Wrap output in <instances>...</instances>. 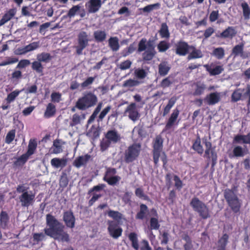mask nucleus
Instances as JSON below:
<instances>
[{
    "mask_svg": "<svg viewBox=\"0 0 250 250\" xmlns=\"http://www.w3.org/2000/svg\"><path fill=\"white\" fill-rule=\"evenodd\" d=\"M107 230L109 234L114 239H118L123 232V229L119 226L118 222L114 221H108L107 222Z\"/></svg>",
    "mask_w": 250,
    "mask_h": 250,
    "instance_id": "9d476101",
    "label": "nucleus"
},
{
    "mask_svg": "<svg viewBox=\"0 0 250 250\" xmlns=\"http://www.w3.org/2000/svg\"><path fill=\"white\" fill-rule=\"evenodd\" d=\"M139 84L140 82L138 81L129 79L124 82L123 86L125 87H132L137 86Z\"/></svg>",
    "mask_w": 250,
    "mask_h": 250,
    "instance_id": "052dcab7",
    "label": "nucleus"
},
{
    "mask_svg": "<svg viewBox=\"0 0 250 250\" xmlns=\"http://www.w3.org/2000/svg\"><path fill=\"white\" fill-rule=\"evenodd\" d=\"M176 101H177V98L175 97H172L169 100L167 105L164 107V108L163 109V116H165L169 112L171 108L175 104Z\"/></svg>",
    "mask_w": 250,
    "mask_h": 250,
    "instance_id": "37998d69",
    "label": "nucleus"
},
{
    "mask_svg": "<svg viewBox=\"0 0 250 250\" xmlns=\"http://www.w3.org/2000/svg\"><path fill=\"white\" fill-rule=\"evenodd\" d=\"M81 116L75 113L72 116V121L70 124V126H73L79 124L81 122Z\"/></svg>",
    "mask_w": 250,
    "mask_h": 250,
    "instance_id": "774afa93",
    "label": "nucleus"
},
{
    "mask_svg": "<svg viewBox=\"0 0 250 250\" xmlns=\"http://www.w3.org/2000/svg\"><path fill=\"white\" fill-rule=\"evenodd\" d=\"M63 220L67 227L71 229L74 228L75 217L71 210L66 211L63 213Z\"/></svg>",
    "mask_w": 250,
    "mask_h": 250,
    "instance_id": "a211bd4d",
    "label": "nucleus"
},
{
    "mask_svg": "<svg viewBox=\"0 0 250 250\" xmlns=\"http://www.w3.org/2000/svg\"><path fill=\"white\" fill-rule=\"evenodd\" d=\"M105 137L113 143H117L121 139L120 134L115 129L108 130L105 134Z\"/></svg>",
    "mask_w": 250,
    "mask_h": 250,
    "instance_id": "4be33fe9",
    "label": "nucleus"
},
{
    "mask_svg": "<svg viewBox=\"0 0 250 250\" xmlns=\"http://www.w3.org/2000/svg\"><path fill=\"white\" fill-rule=\"evenodd\" d=\"M21 92V91L15 90V91H12L8 94L7 98H6L7 103L9 104L11 102H13L16 98L19 95Z\"/></svg>",
    "mask_w": 250,
    "mask_h": 250,
    "instance_id": "4d7b16f0",
    "label": "nucleus"
},
{
    "mask_svg": "<svg viewBox=\"0 0 250 250\" xmlns=\"http://www.w3.org/2000/svg\"><path fill=\"white\" fill-rule=\"evenodd\" d=\"M68 178L66 173L62 172L59 180V185L62 188H66L68 184Z\"/></svg>",
    "mask_w": 250,
    "mask_h": 250,
    "instance_id": "5fc2aeb1",
    "label": "nucleus"
},
{
    "mask_svg": "<svg viewBox=\"0 0 250 250\" xmlns=\"http://www.w3.org/2000/svg\"><path fill=\"white\" fill-rule=\"evenodd\" d=\"M108 216L114 219L113 221H116L120 224V223L122 219L123 214L118 211L113 210H109L107 212Z\"/></svg>",
    "mask_w": 250,
    "mask_h": 250,
    "instance_id": "ea45409f",
    "label": "nucleus"
},
{
    "mask_svg": "<svg viewBox=\"0 0 250 250\" xmlns=\"http://www.w3.org/2000/svg\"><path fill=\"white\" fill-rule=\"evenodd\" d=\"M244 44L243 43L236 45L232 49L231 54L234 57H243L244 53Z\"/></svg>",
    "mask_w": 250,
    "mask_h": 250,
    "instance_id": "4c0bfd02",
    "label": "nucleus"
},
{
    "mask_svg": "<svg viewBox=\"0 0 250 250\" xmlns=\"http://www.w3.org/2000/svg\"><path fill=\"white\" fill-rule=\"evenodd\" d=\"M170 66L167 61L162 62L158 65V72L160 76L167 75L170 69Z\"/></svg>",
    "mask_w": 250,
    "mask_h": 250,
    "instance_id": "bb28decb",
    "label": "nucleus"
},
{
    "mask_svg": "<svg viewBox=\"0 0 250 250\" xmlns=\"http://www.w3.org/2000/svg\"><path fill=\"white\" fill-rule=\"evenodd\" d=\"M244 97L247 96L248 100L247 101L248 106H250V84H247L246 88H237L231 95V101L233 102H236L240 100L242 96Z\"/></svg>",
    "mask_w": 250,
    "mask_h": 250,
    "instance_id": "6e6552de",
    "label": "nucleus"
},
{
    "mask_svg": "<svg viewBox=\"0 0 250 250\" xmlns=\"http://www.w3.org/2000/svg\"><path fill=\"white\" fill-rule=\"evenodd\" d=\"M148 211V208L147 206L144 204H141L140 206V210L136 215L137 219L143 220L146 216Z\"/></svg>",
    "mask_w": 250,
    "mask_h": 250,
    "instance_id": "72a5a7b5",
    "label": "nucleus"
},
{
    "mask_svg": "<svg viewBox=\"0 0 250 250\" xmlns=\"http://www.w3.org/2000/svg\"><path fill=\"white\" fill-rule=\"evenodd\" d=\"M212 55L218 60H221L225 56V50L222 47L215 48L212 51Z\"/></svg>",
    "mask_w": 250,
    "mask_h": 250,
    "instance_id": "c03bdc74",
    "label": "nucleus"
},
{
    "mask_svg": "<svg viewBox=\"0 0 250 250\" xmlns=\"http://www.w3.org/2000/svg\"><path fill=\"white\" fill-rule=\"evenodd\" d=\"M16 136V130L15 129L9 130L7 133L5 143L7 144H10L15 139Z\"/></svg>",
    "mask_w": 250,
    "mask_h": 250,
    "instance_id": "864d4df0",
    "label": "nucleus"
},
{
    "mask_svg": "<svg viewBox=\"0 0 250 250\" xmlns=\"http://www.w3.org/2000/svg\"><path fill=\"white\" fill-rule=\"evenodd\" d=\"M136 50V47L134 43L130 44L128 47L124 49L121 53V56L123 57H125L129 54H132Z\"/></svg>",
    "mask_w": 250,
    "mask_h": 250,
    "instance_id": "8fccbe9b",
    "label": "nucleus"
},
{
    "mask_svg": "<svg viewBox=\"0 0 250 250\" xmlns=\"http://www.w3.org/2000/svg\"><path fill=\"white\" fill-rule=\"evenodd\" d=\"M98 102L97 96L91 91L87 92L79 98L75 104V108L85 110L94 106Z\"/></svg>",
    "mask_w": 250,
    "mask_h": 250,
    "instance_id": "7ed1b4c3",
    "label": "nucleus"
},
{
    "mask_svg": "<svg viewBox=\"0 0 250 250\" xmlns=\"http://www.w3.org/2000/svg\"><path fill=\"white\" fill-rule=\"evenodd\" d=\"M241 7L243 10V14L244 19L249 20L250 19V7L246 2H244L241 4Z\"/></svg>",
    "mask_w": 250,
    "mask_h": 250,
    "instance_id": "09e8293b",
    "label": "nucleus"
},
{
    "mask_svg": "<svg viewBox=\"0 0 250 250\" xmlns=\"http://www.w3.org/2000/svg\"><path fill=\"white\" fill-rule=\"evenodd\" d=\"M9 221L8 213L5 211H1L0 213V227L2 229H6Z\"/></svg>",
    "mask_w": 250,
    "mask_h": 250,
    "instance_id": "c85d7f7f",
    "label": "nucleus"
},
{
    "mask_svg": "<svg viewBox=\"0 0 250 250\" xmlns=\"http://www.w3.org/2000/svg\"><path fill=\"white\" fill-rule=\"evenodd\" d=\"M40 47V42H35L25 46L27 53L35 50Z\"/></svg>",
    "mask_w": 250,
    "mask_h": 250,
    "instance_id": "0e129e2a",
    "label": "nucleus"
},
{
    "mask_svg": "<svg viewBox=\"0 0 250 250\" xmlns=\"http://www.w3.org/2000/svg\"><path fill=\"white\" fill-rule=\"evenodd\" d=\"M32 69L35 71L37 73L39 74L40 76L43 75L44 67L42 65V62L39 61H35L31 63Z\"/></svg>",
    "mask_w": 250,
    "mask_h": 250,
    "instance_id": "2f4dec72",
    "label": "nucleus"
},
{
    "mask_svg": "<svg viewBox=\"0 0 250 250\" xmlns=\"http://www.w3.org/2000/svg\"><path fill=\"white\" fill-rule=\"evenodd\" d=\"M236 34L237 32L234 27L232 26H229L219 35H216V37L220 38L232 39L236 35Z\"/></svg>",
    "mask_w": 250,
    "mask_h": 250,
    "instance_id": "412c9836",
    "label": "nucleus"
},
{
    "mask_svg": "<svg viewBox=\"0 0 250 250\" xmlns=\"http://www.w3.org/2000/svg\"><path fill=\"white\" fill-rule=\"evenodd\" d=\"M233 143L241 144L242 143L246 144H250V132L247 135L238 134L234 136Z\"/></svg>",
    "mask_w": 250,
    "mask_h": 250,
    "instance_id": "a878e982",
    "label": "nucleus"
},
{
    "mask_svg": "<svg viewBox=\"0 0 250 250\" xmlns=\"http://www.w3.org/2000/svg\"><path fill=\"white\" fill-rule=\"evenodd\" d=\"M35 194L32 191L25 192L19 196V199L22 207L28 208L33 204L35 201Z\"/></svg>",
    "mask_w": 250,
    "mask_h": 250,
    "instance_id": "f8f14e48",
    "label": "nucleus"
},
{
    "mask_svg": "<svg viewBox=\"0 0 250 250\" xmlns=\"http://www.w3.org/2000/svg\"><path fill=\"white\" fill-rule=\"evenodd\" d=\"M203 143L205 146L204 157L208 160L211 161V167H213L217 163V154L215 150V147H213L210 142L208 141L207 138L203 139Z\"/></svg>",
    "mask_w": 250,
    "mask_h": 250,
    "instance_id": "0eeeda50",
    "label": "nucleus"
},
{
    "mask_svg": "<svg viewBox=\"0 0 250 250\" xmlns=\"http://www.w3.org/2000/svg\"><path fill=\"white\" fill-rule=\"evenodd\" d=\"M67 161L65 158H54L51 160V166L56 168H63L67 165Z\"/></svg>",
    "mask_w": 250,
    "mask_h": 250,
    "instance_id": "393cba45",
    "label": "nucleus"
},
{
    "mask_svg": "<svg viewBox=\"0 0 250 250\" xmlns=\"http://www.w3.org/2000/svg\"><path fill=\"white\" fill-rule=\"evenodd\" d=\"M233 156L236 157H243L245 153L242 146H237L234 147L233 151Z\"/></svg>",
    "mask_w": 250,
    "mask_h": 250,
    "instance_id": "13d9d810",
    "label": "nucleus"
},
{
    "mask_svg": "<svg viewBox=\"0 0 250 250\" xmlns=\"http://www.w3.org/2000/svg\"><path fill=\"white\" fill-rule=\"evenodd\" d=\"M121 178L118 175H114L110 177H106L104 176L103 180L106 182L108 185L114 186L116 185L121 180Z\"/></svg>",
    "mask_w": 250,
    "mask_h": 250,
    "instance_id": "de8ad7c7",
    "label": "nucleus"
},
{
    "mask_svg": "<svg viewBox=\"0 0 250 250\" xmlns=\"http://www.w3.org/2000/svg\"><path fill=\"white\" fill-rule=\"evenodd\" d=\"M170 47V44L166 41H162L157 45V49L159 52H166Z\"/></svg>",
    "mask_w": 250,
    "mask_h": 250,
    "instance_id": "603ef678",
    "label": "nucleus"
},
{
    "mask_svg": "<svg viewBox=\"0 0 250 250\" xmlns=\"http://www.w3.org/2000/svg\"><path fill=\"white\" fill-rule=\"evenodd\" d=\"M102 4L101 0H89L86 3L85 6L89 13H95L100 9Z\"/></svg>",
    "mask_w": 250,
    "mask_h": 250,
    "instance_id": "6ab92c4d",
    "label": "nucleus"
},
{
    "mask_svg": "<svg viewBox=\"0 0 250 250\" xmlns=\"http://www.w3.org/2000/svg\"><path fill=\"white\" fill-rule=\"evenodd\" d=\"M125 112L128 113L129 118L133 122L138 120L140 117V114L137 109L136 104L135 103H131L129 104Z\"/></svg>",
    "mask_w": 250,
    "mask_h": 250,
    "instance_id": "4468645a",
    "label": "nucleus"
},
{
    "mask_svg": "<svg viewBox=\"0 0 250 250\" xmlns=\"http://www.w3.org/2000/svg\"><path fill=\"white\" fill-rule=\"evenodd\" d=\"M159 33L162 38L168 39L169 38L170 33L168 27L166 22H164L161 24V28L159 30Z\"/></svg>",
    "mask_w": 250,
    "mask_h": 250,
    "instance_id": "58836bf2",
    "label": "nucleus"
},
{
    "mask_svg": "<svg viewBox=\"0 0 250 250\" xmlns=\"http://www.w3.org/2000/svg\"><path fill=\"white\" fill-rule=\"evenodd\" d=\"M29 157L25 154H23L20 157H14L13 159L15 161L13 162V166L14 167L19 168L22 167L29 159Z\"/></svg>",
    "mask_w": 250,
    "mask_h": 250,
    "instance_id": "b1692460",
    "label": "nucleus"
},
{
    "mask_svg": "<svg viewBox=\"0 0 250 250\" xmlns=\"http://www.w3.org/2000/svg\"><path fill=\"white\" fill-rule=\"evenodd\" d=\"M189 50H191V52L188 54V60L201 58L203 57V54L201 50L196 49L195 46L190 45Z\"/></svg>",
    "mask_w": 250,
    "mask_h": 250,
    "instance_id": "cd10ccee",
    "label": "nucleus"
},
{
    "mask_svg": "<svg viewBox=\"0 0 250 250\" xmlns=\"http://www.w3.org/2000/svg\"><path fill=\"white\" fill-rule=\"evenodd\" d=\"M128 237L131 242L132 247L135 250H138L139 245L137 233L134 232H130L128 234Z\"/></svg>",
    "mask_w": 250,
    "mask_h": 250,
    "instance_id": "f704fd0d",
    "label": "nucleus"
},
{
    "mask_svg": "<svg viewBox=\"0 0 250 250\" xmlns=\"http://www.w3.org/2000/svg\"><path fill=\"white\" fill-rule=\"evenodd\" d=\"M224 197L229 206L234 213H236L240 211L242 203L233 191L229 189H225Z\"/></svg>",
    "mask_w": 250,
    "mask_h": 250,
    "instance_id": "39448f33",
    "label": "nucleus"
},
{
    "mask_svg": "<svg viewBox=\"0 0 250 250\" xmlns=\"http://www.w3.org/2000/svg\"><path fill=\"white\" fill-rule=\"evenodd\" d=\"M190 46L188 42L180 40L175 44V53L180 56H186L188 53Z\"/></svg>",
    "mask_w": 250,
    "mask_h": 250,
    "instance_id": "ddd939ff",
    "label": "nucleus"
},
{
    "mask_svg": "<svg viewBox=\"0 0 250 250\" xmlns=\"http://www.w3.org/2000/svg\"><path fill=\"white\" fill-rule=\"evenodd\" d=\"M206 89V85L204 83L202 84H196V88L193 92V95L194 96H200L203 94Z\"/></svg>",
    "mask_w": 250,
    "mask_h": 250,
    "instance_id": "bf43d9fd",
    "label": "nucleus"
},
{
    "mask_svg": "<svg viewBox=\"0 0 250 250\" xmlns=\"http://www.w3.org/2000/svg\"><path fill=\"white\" fill-rule=\"evenodd\" d=\"M192 209L197 212L203 219H207L210 217V212L208 206L198 197H193L189 203Z\"/></svg>",
    "mask_w": 250,
    "mask_h": 250,
    "instance_id": "20e7f679",
    "label": "nucleus"
},
{
    "mask_svg": "<svg viewBox=\"0 0 250 250\" xmlns=\"http://www.w3.org/2000/svg\"><path fill=\"white\" fill-rule=\"evenodd\" d=\"M179 114L180 111L177 108L172 111V113L170 114V116L166 123L164 130L167 131L169 130L171 128L175 125H177L178 124V122L176 123V121L178 118Z\"/></svg>",
    "mask_w": 250,
    "mask_h": 250,
    "instance_id": "dca6fc26",
    "label": "nucleus"
},
{
    "mask_svg": "<svg viewBox=\"0 0 250 250\" xmlns=\"http://www.w3.org/2000/svg\"><path fill=\"white\" fill-rule=\"evenodd\" d=\"M163 147V140L161 138L156 137L153 146V159L155 166L157 167Z\"/></svg>",
    "mask_w": 250,
    "mask_h": 250,
    "instance_id": "9b49d317",
    "label": "nucleus"
},
{
    "mask_svg": "<svg viewBox=\"0 0 250 250\" xmlns=\"http://www.w3.org/2000/svg\"><path fill=\"white\" fill-rule=\"evenodd\" d=\"M204 67L209 73L210 76H216L220 74L224 71L223 66L217 65L214 63L211 62L210 64H205Z\"/></svg>",
    "mask_w": 250,
    "mask_h": 250,
    "instance_id": "2eb2a0df",
    "label": "nucleus"
},
{
    "mask_svg": "<svg viewBox=\"0 0 250 250\" xmlns=\"http://www.w3.org/2000/svg\"><path fill=\"white\" fill-rule=\"evenodd\" d=\"M91 158L89 154L80 156L77 157L73 162V165L77 168L85 166Z\"/></svg>",
    "mask_w": 250,
    "mask_h": 250,
    "instance_id": "aec40b11",
    "label": "nucleus"
},
{
    "mask_svg": "<svg viewBox=\"0 0 250 250\" xmlns=\"http://www.w3.org/2000/svg\"><path fill=\"white\" fill-rule=\"evenodd\" d=\"M142 54V60L145 62H148L153 59L156 54L155 46L153 44V41L149 40L147 42L146 38H142L139 42L137 52Z\"/></svg>",
    "mask_w": 250,
    "mask_h": 250,
    "instance_id": "f03ea898",
    "label": "nucleus"
},
{
    "mask_svg": "<svg viewBox=\"0 0 250 250\" xmlns=\"http://www.w3.org/2000/svg\"><path fill=\"white\" fill-rule=\"evenodd\" d=\"M93 36L96 42H102L106 38V33L104 31L97 30L94 32Z\"/></svg>",
    "mask_w": 250,
    "mask_h": 250,
    "instance_id": "c9c22d12",
    "label": "nucleus"
},
{
    "mask_svg": "<svg viewBox=\"0 0 250 250\" xmlns=\"http://www.w3.org/2000/svg\"><path fill=\"white\" fill-rule=\"evenodd\" d=\"M111 109V105H108L105 107L101 111L98 117V121H102L104 118L105 117L107 114L110 111Z\"/></svg>",
    "mask_w": 250,
    "mask_h": 250,
    "instance_id": "69168bd1",
    "label": "nucleus"
},
{
    "mask_svg": "<svg viewBox=\"0 0 250 250\" xmlns=\"http://www.w3.org/2000/svg\"><path fill=\"white\" fill-rule=\"evenodd\" d=\"M141 145L139 144H133L129 146L124 153V160L126 163H130L138 157L141 151Z\"/></svg>",
    "mask_w": 250,
    "mask_h": 250,
    "instance_id": "423d86ee",
    "label": "nucleus"
},
{
    "mask_svg": "<svg viewBox=\"0 0 250 250\" xmlns=\"http://www.w3.org/2000/svg\"><path fill=\"white\" fill-rule=\"evenodd\" d=\"M135 195L139 198L143 199L145 200H148L149 197L147 195L145 194L143 189L141 188H138L135 191Z\"/></svg>",
    "mask_w": 250,
    "mask_h": 250,
    "instance_id": "e2e57ef3",
    "label": "nucleus"
},
{
    "mask_svg": "<svg viewBox=\"0 0 250 250\" xmlns=\"http://www.w3.org/2000/svg\"><path fill=\"white\" fill-rule=\"evenodd\" d=\"M16 12L17 9L15 8L10 9L7 11L0 20V26L4 25L11 20L16 15Z\"/></svg>",
    "mask_w": 250,
    "mask_h": 250,
    "instance_id": "5701e85b",
    "label": "nucleus"
},
{
    "mask_svg": "<svg viewBox=\"0 0 250 250\" xmlns=\"http://www.w3.org/2000/svg\"><path fill=\"white\" fill-rule=\"evenodd\" d=\"M229 236L227 233L223 234L222 236L218 240L217 250H226L228 243Z\"/></svg>",
    "mask_w": 250,
    "mask_h": 250,
    "instance_id": "c756f323",
    "label": "nucleus"
},
{
    "mask_svg": "<svg viewBox=\"0 0 250 250\" xmlns=\"http://www.w3.org/2000/svg\"><path fill=\"white\" fill-rule=\"evenodd\" d=\"M220 99V93L214 92L208 94L204 99V102L208 105H213L217 104Z\"/></svg>",
    "mask_w": 250,
    "mask_h": 250,
    "instance_id": "f3484780",
    "label": "nucleus"
},
{
    "mask_svg": "<svg viewBox=\"0 0 250 250\" xmlns=\"http://www.w3.org/2000/svg\"><path fill=\"white\" fill-rule=\"evenodd\" d=\"M56 106L52 103H49L47 106L45 112L44 113V117L46 118H49L54 116L56 113Z\"/></svg>",
    "mask_w": 250,
    "mask_h": 250,
    "instance_id": "473e14b6",
    "label": "nucleus"
},
{
    "mask_svg": "<svg viewBox=\"0 0 250 250\" xmlns=\"http://www.w3.org/2000/svg\"><path fill=\"white\" fill-rule=\"evenodd\" d=\"M88 36L86 32L82 31L78 35V45L76 46V53L78 55L83 54V50L88 45Z\"/></svg>",
    "mask_w": 250,
    "mask_h": 250,
    "instance_id": "1a4fd4ad",
    "label": "nucleus"
},
{
    "mask_svg": "<svg viewBox=\"0 0 250 250\" xmlns=\"http://www.w3.org/2000/svg\"><path fill=\"white\" fill-rule=\"evenodd\" d=\"M53 154H59L62 151V146L60 144V141L58 139H56L53 141Z\"/></svg>",
    "mask_w": 250,
    "mask_h": 250,
    "instance_id": "3c124183",
    "label": "nucleus"
},
{
    "mask_svg": "<svg viewBox=\"0 0 250 250\" xmlns=\"http://www.w3.org/2000/svg\"><path fill=\"white\" fill-rule=\"evenodd\" d=\"M81 7V6L79 5L73 6L68 11L67 14V17H69V18L74 17L77 13L79 11Z\"/></svg>",
    "mask_w": 250,
    "mask_h": 250,
    "instance_id": "680f3d73",
    "label": "nucleus"
},
{
    "mask_svg": "<svg viewBox=\"0 0 250 250\" xmlns=\"http://www.w3.org/2000/svg\"><path fill=\"white\" fill-rule=\"evenodd\" d=\"M161 4L160 3L157 2L152 4H149L140 9V10L142 11L143 13H150L151 11L154 9H158L160 8Z\"/></svg>",
    "mask_w": 250,
    "mask_h": 250,
    "instance_id": "a18cd8bd",
    "label": "nucleus"
},
{
    "mask_svg": "<svg viewBox=\"0 0 250 250\" xmlns=\"http://www.w3.org/2000/svg\"><path fill=\"white\" fill-rule=\"evenodd\" d=\"M46 224L47 227L44 229V233L41 232L33 234L35 241L38 243L45 240L46 235L62 242L69 241L68 234L63 231L64 226L52 214H47L46 215Z\"/></svg>",
    "mask_w": 250,
    "mask_h": 250,
    "instance_id": "f257e3e1",
    "label": "nucleus"
},
{
    "mask_svg": "<svg viewBox=\"0 0 250 250\" xmlns=\"http://www.w3.org/2000/svg\"><path fill=\"white\" fill-rule=\"evenodd\" d=\"M52 59V56L49 53L42 52L37 55V59L41 62L47 63Z\"/></svg>",
    "mask_w": 250,
    "mask_h": 250,
    "instance_id": "79ce46f5",
    "label": "nucleus"
},
{
    "mask_svg": "<svg viewBox=\"0 0 250 250\" xmlns=\"http://www.w3.org/2000/svg\"><path fill=\"white\" fill-rule=\"evenodd\" d=\"M108 45L113 51H117L120 48L119 39L117 37H110L108 40Z\"/></svg>",
    "mask_w": 250,
    "mask_h": 250,
    "instance_id": "e433bc0d",
    "label": "nucleus"
},
{
    "mask_svg": "<svg viewBox=\"0 0 250 250\" xmlns=\"http://www.w3.org/2000/svg\"><path fill=\"white\" fill-rule=\"evenodd\" d=\"M87 135L93 139H97L100 136V130L94 125H92L87 132Z\"/></svg>",
    "mask_w": 250,
    "mask_h": 250,
    "instance_id": "49530a36",
    "label": "nucleus"
},
{
    "mask_svg": "<svg viewBox=\"0 0 250 250\" xmlns=\"http://www.w3.org/2000/svg\"><path fill=\"white\" fill-rule=\"evenodd\" d=\"M172 83L173 82L171 80L170 77L168 76L162 81L160 83V86L165 88L169 87Z\"/></svg>",
    "mask_w": 250,
    "mask_h": 250,
    "instance_id": "338daca9",
    "label": "nucleus"
},
{
    "mask_svg": "<svg viewBox=\"0 0 250 250\" xmlns=\"http://www.w3.org/2000/svg\"><path fill=\"white\" fill-rule=\"evenodd\" d=\"M149 224L151 230H157L160 228V224L158 221V217H151L150 219Z\"/></svg>",
    "mask_w": 250,
    "mask_h": 250,
    "instance_id": "6e6d98bb",
    "label": "nucleus"
},
{
    "mask_svg": "<svg viewBox=\"0 0 250 250\" xmlns=\"http://www.w3.org/2000/svg\"><path fill=\"white\" fill-rule=\"evenodd\" d=\"M192 148L196 151L198 154H202L204 152V149L202 146L201 144V139L199 136H198L194 142Z\"/></svg>",
    "mask_w": 250,
    "mask_h": 250,
    "instance_id": "a19ab883",
    "label": "nucleus"
},
{
    "mask_svg": "<svg viewBox=\"0 0 250 250\" xmlns=\"http://www.w3.org/2000/svg\"><path fill=\"white\" fill-rule=\"evenodd\" d=\"M37 147V143L36 140H30L28 145L27 151L24 154L29 158L30 156H31L35 153Z\"/></svg>",
    "mask_w": 250,
    "mask_h": 250,
    "instance_id": "7c9ffc66",
    "label": "nucleus"
}]
</instances>
